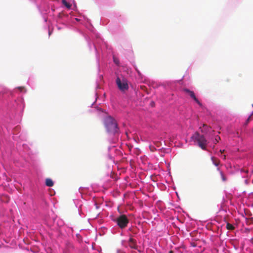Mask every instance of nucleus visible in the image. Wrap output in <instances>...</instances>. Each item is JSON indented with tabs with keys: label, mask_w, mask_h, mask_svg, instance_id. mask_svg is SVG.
Listing matches in <instances>:
<instances>
[{
	"label": "nucleus",
	"mask_w": 253,
	"mask_h": 253,
	"mask_svg": "<svg viewBox=\"0 0 253 253\" xmlns=\"http://www.w3.org/2000/svg\"><path fill=\"white\" fill-rule=\"evenodd\" d=\"M104 126L108 132L115 134L118 133L119 128L116 121L111 116L107 117L104 122Z\"/></svg>",
	"instance_id": "f257e3e1"
},
{
	"label": "nucleus",
	"mask_w": 253,
	"mask_h": 253,
	"mask_svg": "<svg viewBox=\"0 0 253 253\" xmlns=\"http://www.w3.org/2000/svg\"><path fill=\"white\" fill-rule=\"evenodd\" d=\"M194 142H196L198 146L203 150H206L207 141L203 135H200L198 132H195L191 137Z\"/></svg>",
	"instance_id": "f03ea898"
},
{
	"label": "nucleus",
	"mask_w": 253,
	"mask_h": 253,
	"mask_svg": "<svg viewBox=\"0 0 253 253\" xmlns=\"http://www.w3.org/2000/svg\"><path fill=\"white\" fill-rule=\"evenodd\" d=\"M116 84L119 89L122 92H125L128 90V85L126 79L123 78L121 79L118 77L116 79Z\"/></svg>",
	"instance_id": "7ed1b4c3"
},
{
	"label": "nucleus",
	"mask_w": 253,
	"mask_h": 253,
	"mask_svg": "<svg viewBox=\"0 0 253 253\" xmlns=\"http://www.w3.org/2000/svg\"><path fill=\"white\" fill-rule=\"evenodd\" d=\"M116 222L119 227L123 229L127 226L129 221L126 216L125 214H123L117 218Z\"/></svg>",
	"instance_id": "20e7f679"
},
{
	"label": "nucleus",
	"mask_w": 253,
	"mask_h": 253,
	"mask_svg": "<svg viewBox=\"0 0 253 253\" xmlns=\"http://www.w3.org/2000/svg\"><path fill=\"white\" fill-rule=\"evenodd\" d=\"M183 90L185 93L189 95L191 97V98H192L199 106H202V103L197 98L194 92L193 91L190 90L187 88H184Z\"/></svg>",
	"instance_id": "39448f33"
},
{
	"label": "nucleus",
	"mask_w": 253,
	"mask_h": 253,
	"mask_svg": "<svg viewBox=\"0 0 253 253\" xmlns=\"http://www.w3.org/2000/svg\"><path fill=\"white\" fill-rule=\"evenodd\" d=\"M128 244H129V246L131 248L134 249H137V246L136 244V241L134 239L130 238L128 241Z\"/></svg>",
	"instance_id": "423d86ee"
},
{
	"label": "nucleus",
	"mask_w": 253,
	"mask_h": 253,
	"mask_svg": "<svg viewBox=\"0 0 253 253\" xmlns=\"http://www.w3.org/2000/svg\"><path fill=\"white\" fill-rule=\"evenodd\" d=\"M211 160L214 166H215L216 167H218L219 166V165L220 164V161L217 158L212 157L211 158Z\"/></svg>",
	"instance_id": "0eeeda50"
},
{
	"label": "nucleus",
	"mask_w": 253,
	"mask_h": 253,
	"mask_svg": "<svg viewBox=\"0 0 253 253\" xmlns=\"http://www.w3.org/2000/svg\"><path fill=\"white\" fill-rule=\"evenodd\" d=\"M53 182L50 178H47L45 180V184L48 187H51L53 185Z\"/></svg>",
	"instance_id": "6e6552de"
},
{
	"label": "nucleus",
	"mask_w": 253,
	"mask_h": 253,
	"mask_svg": "<svg viewBox=\"0 0 253 253\" xmlns=\"http://www.w3.org/2000/svg\"><path fill=\"white\" fill-rule=\"evenodd\" d=\"M62 3L68 8H70L71 5L68 3L66 0H62Z\"/></svg>",
	"instance_id": "1a4fd4ad"
},
{
	"label": "nucleus",
	"mask_w": 253,
	"mask_h": 253,
	"mask_svg": "<svg viewBox=\"0 0 253 253\" xmlns=\"http://www.w3.org/2000/svg\"><path fill=\"white\" fill-rule=\"evenodd\" d=\"M226 228L228 230H233L235 229V227L232 224L227 223L226 224Z\"/></svg>",
	"instance_id": "9d476101"
},
{
	"label": "nucleus",
	"mask_w": 253,
	"mask_h": 253,
	"mask_svg": "<svg viewBox=\"0 0 253 253\" xmlns=\"http://www.w3.org/2000/svg\"><path fill=\"white\" fill-rule=\"evenodd\" d=\"M1 200L4 202H6V203H7L9 202V201L10 200V199L9 198L6 196V195H3L2 196V197H1Z\"/></svg>",
	"instance_id": "9b49d317"
},
{
	"label": "nucleus",
	"mask_w": 253,
	"mask_h": 253,
	"mask_svg": "<svg viewBox=\"0 0 253 253\" xmlns=\"http://www.w3.org/2000/svg\"><path fill=\"white\" fill-rule=\"evenodd\" d=\"M17 89L20 91V92H26V89L24 86H18L17 87Z\"/></svg>",
	"instance_id": "f8f14e48"
},
{
	"label": "nucleus",
	"mask_w": 253,
	"mask_h": 253,
	"mask_svg": "<svg viewBox=\"0 0 253 253\" xmlns=\"http://www.w3.org/2000/svg\"><path fill=\"white\" fill-rule=\"evenodd\" d=\"M253 112L252 113V114L250 115V116L248 117V118L247 119L246 123H245V125H247V124L249 123V122L251 121V117L253 115Z\"/></svg>",
	"instance_id": "ddd939ff"
},
{
	"label": "nucleus",
	"mask_w": 253,
	"mask_h": 253,
	"mask_svg": "<svg viewBox=\"0 0 253 253\" xmlns=\"http://www.w3.org/2000/svg\"><path fill=\"white\" fill-rule=\"evenodd\" d=\"M220 174L221 175L222 180L223 181H226V177H225V175H224L222 171H220Z\"/></svg>",
	"instance_id": "4468645a"
},
{
	"label": "nucleus",
	"mask_w": 253,
	"mask_h": 253,
	"mask_svg": "<svg viewBox=\"0 0 253 253\" xmlns=\"http://www.w3.org/2000/svg\"><path fill=\"white\" fill-rule=\"evenodd\" d=\"M220 139V138L219 136H218V135L216 136L215 139H214V143H217Z\"/></svg>",
	"instance_id": "2eb2a0df"
},
{
	"label": "nucleus",
	"mask_w": 253,
	"mask_h": 253,
	"mask_svg": "<svg viewBox=\"0 0 253 253\" xmlns=\"http://www.w3.org/2000/svg\"><path fill=\"white\" fill-rule=\"evenodd\" d=\"M114 62H115L116 64H117V65H118V64H119V62H118V61H117L116 59H114Z\"/></svg>",
	"instance_id": "dca6fc26"
},
{
	"label": "nucleus",
	"mask_w": 253,
	"mask_h": 253,
	"mask_svg": "<svg viewBox=\"0 0 253 253\" xmlns=\"http://www.w3.org/2000/svg\"><path fill=\"white\" fill-rule=\"evenodd\" d=\"M222 157H223V160L226 159V155H224L222 156Z\"/></svg>",
	"instance_id": "f3484780"
},
{
	"label": "nucleus",
	"mask_w": 253,
	"mask_h": 253,
	"mask_svg": "<svg viewBox=\"0 0 253 253\" xmlns=\"http://www.w3.org/2000/svg\"><path fill=\"white\" fill-rule=\"evenodd\" d=\"M224 151H225L224 150H220V152H221V153H223V152H224Z\"/></svg>",
	"instance_id": "a211bd4d"
},
{
	"label": "nucleus",
	"mask_w": 253,
	"mask_h": 253,
	"mask_svg": "<svg viewBox=\"0 0 253 253\" xmlns=\"http://www.w3.org/2000/svg\"><path fill=\"white\" fill-rule=\"evenodd\" d=\"M173 253V252L172 251H170L169 252V253Z\"/></svg>",
	"instance_id": "6ab92c4d"
},
{
	"label": "nucleus",
	"mask_w": 253,
	"mask_h": 253,
	"mask_svg": "<svg viewBox=\"0 0 253 253\" xmlns=\"http://www.w3.org/2000/svg\"><path fill=\"white\" fill-rule=\"evenodd\" d=\"M217 169V170H219V169L218 168Z\"/></svg>",
	"instance_id": "aec40b11"
}]
</instances>
